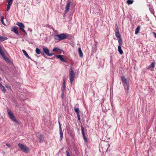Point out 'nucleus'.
Instances as JSON below:
<instances>
[{
    "label": "nucleus",
    "mask_w": 156,
    "mask_h": 156,
    "mask_svg": "<svg viewBox=\"0 0 156 156\" xmlns=\"http://www.w3.org/2000/svg\"><path fill=\"white\" fill-rule=\"evenodd\" d=\"M68 35L69 34H67L62 33L59 35H55L54 37L55 40L60 41L66 39L69 36Z\"/></svg>",
    "instance_id": "nucleus-1"
},
{
    "label": "nucleus",
    "mask_w": 156,
    "mask_h": 156,
    "mask_svg": "<svg viewBox=\"0 0 156 156\" xmlns=\"http://www.w3.org/2000/svg\"><path fill=\"white\" fill-rule=\"evenodd\" d=\"M69 77L70 81L71 84H72L74 80L75 73L74 71L73 70L72 67H71L69 69Z\"/></svg>",
    "instance_id": "nucleus-2"
},
{
    "label": "nucleus",
    "mask_w": 156,
    "mask_h": 156,
    "mask_svg": "<svg viewBox=\"0 0 156 156\" xmlns=\"http://www.w3.org/2000/svg\"><path fill=\"white\" fill-rule=\"evenodd\" d=\"M8 114L10 118L13 121L16 122V119L11 111L9 108L7 109Z\"/></svg>",
    "instance_id": "nucleus-3"
},
{
    "label": "nucleus",
    "mask_w": 156,
    "mask_h": 156,
    "mask_svg": "<svg viewBox=\"0 0 156 156\" xmlns=\"http://www.w3.org/2000/svg\"><path fill=\"white\" fill-rule=\"evenodd\" d=\"M19 147L23 152H27L29 151V148L26 146L20 143L18 144Z\"/></svg>",
    "instance_id": "nucleus-4"
},
{
    "label": "nucleus",
    "mask_w": 156,
    "mask_h": 156,
    "mask_svg": "<svg viewBox=\"0 0 156 156\" xmlns=\"http://www.w3.org/2000/svg\"><path fill=\"white\" fill-rule=\"evenodd\" d=\"M16 25L20 27V29L21 31L23 32L25 34H27V32L24 29L25 26L23 23L20 22H17L16 23Z\"/></svg>",
    "instance_id": "nucleus-5"
},
{
    "label": "nucleus",
    "mask_w": 156,
    "mask_h": 156,
    "mask_svg": "<svg viewBox=\"0 0 156 156\" xmlns=\"http://www.w3.org/2000/svg\"><path fill=\"white\" fill-rule=\"evenodd\" d=\"M43 50L45 54L48 56H51L54 54L53 53H50L49 50L46 47L44 48Z\"/></svg>",
    "instance_id": "nucleus-6"
},
{
    "label": "nucleus",
    "mask_w": 156,
    "mask_h": 156,
    "mask_svg": "<svg viewBox=\"0 0 156 156\" xmlns=\"http://www.w3.org/2000/svg\"><path fill=\"white\" fill-rule=\"evenodd\" d=\"M13 0H7L6 2L7 3V5L6 8V11H8L10 9L11 5L12 4Z\"/></svg>",
    "instance_id": "nucleus-7"
},
{
    "label": "nucleus",
    "mask_w": 156,
    "mask_h": 156,
    "mask_svg": "<svg viewBox=\"0 0 156 156\" xmlns=\"http://www.w3.org/2000/svg\"><path fill=\"white\" fill-rule=\"evenodd\" d=\"M121 78L122 81L123 83L124 84V86L125 87V85H128L129 83L127 82V79L125 78V76H122L121 77Z\"/></svg>",
    "instance_id": "nucleus-8"
},
{
    "label": "nucleus",
    "mask_w": 156,
    "mask_h": 156,
    "mask_svg": "<svg viewBox=\"0 0 156 156\" xmlns=\"http://www.w3.org/2000/svg\"><path fill=\"white\" fill-rule=\"evenodd\" d=\"M0 55L2 56V57L4 59L6 62L9 63L10 62V60L8 58L6 57V56L5 55L4 52Z\"/></svg>",
    "instance_id": "nucleus-9"
},
{
    "label": "nucleus",
    "mask_w": 156,
    "mask_h": 156,
    "mask_svg": "<svg viewBox=\"0 0 156 156\" xmlns=\"http://www.w3.org/2000/svg\"><path fill=\"white\" fill-rule=\"evenodd\" d=\"M55 57H56L58 59H59L62 62H66V61L65 59L63 57H64L63 55H55Z\"/></svg>",
    "instance_id": "nucleus-10"
},
{
    "label": "nucleus",
    "mask_w": 156,
    "mask_h": 156,
    "mask_svg": "<svg viewBox=\"0 0 156 156\" xmlns=\"http://www.w3.org/2000/svg\"><path fill=\"white\" fill-rule=\"evenodd\" d=\"M71 3V2L69 1H67V4L66 7V10L65 11V13H67L69 11V8Z\"/></svg>",
    "instance_id": "nucleus-11"
},
{
    "label": "nucleus",
    "mask_w": 156,
    "mask_h": 156,
    "mask_svg": "<svg viewBox=\"0 0 156 156\" xmlns=\"http://www.w3.org/2000/svg\"><path fill=\"white\" fill-rule=\"evenodd\" d=\"M81 131L82 132V135H83V138L85 141L86 142H87V137L85 136V133L84 132V129L83 128V126H82L81 127Z\"/></svg>",
    "instance_id": "nucleus-12"
},
{
    "label": "nucleus",
    "mask_w": 156,
    "mask_h": 156,
    "mask_svg": "<svg viewBox=\"0 0 156 156\" xmlns=\"http://www.w3.org/2000/svg\"><path fill=\"white\" fill-rule=\"evenodd\" d=\"M11 30L16 34L18 35H20L17 30V28L16 27L14 26L12 29Z\"/></svg>",
    "instance_id": "nucleus-13"
},
{
    "label": "nucleus",
    "mask_w": 156,
    "mask_h": 156,
    "mask_svg": "<svg viewBox=\"0 0 156 156\" xmlns=\"http://www.w3.org/2000/svg\"><path fill=\"white\" fill-rule=\"evenodd\" d=\"M155 66V63L154 62H152L151 65H150L149 66L148 68V69H150V70L151 71H153L154 68Z\"/></svg>",
    "instance_id": "nucleus-14"
},
{
    "label": "nucleus",
    "mask_w": 156,
    "mask_h": 156,
    "mask_svg": "<svg viewBox=\"0 0 156 156\" xmlns=\"http://www.w3.org/2000/svg\"><path fill=\"white\" fill-rule=\"evenodd\" d=\"M59 130H60V139L61 140L62 139L63 136V133L62 130L61 125H60V122H59Z\"/></svg>",
    "instance_id": "nucleus-15"
},
{
    "label": "nucleus",
    "mask_w": 156,
    "mask_h": 156,
    "mask_svg": "<svg viewBox=\"0 0 156 156\" xmlns=\"http://www.w3.org/2000/svg\"><path fill=\"white\" fill-rule=\"evenodd\" d=\"M8 38L7 37L2 36L0 35V41L3 42L4 41L7 40Z\"/></svg>",
    "instance_id": "nucleus-16"
},
{
    "label": "nucleus",
    "mask_w": 156,
    "mask_h": 156,
    "mask_svg": "<svg viewBox=\"0 0 156 156\" xmlns=\"http://www.w3.org/2000/svg\"><path fill=\"white\" fill-rule=\"evenodd\" d=\"M140 29V26L139 25L135 30V34H137L139 32Z\"/></svg>",
    "instance_id": "nucleus-17"
},
{
    "label": "nucleus",
    "mask_w": 156,
    "mask_h": 156,
    "mask_svg": "<svg viewBox=\"0 0 156 156\" xmlns=\"http://www.w3.org/2000/svg\"><path fill=\"white\" fill-rule=\"evenodd\" d=\"M78 52L79 55L80 57H83V55L80 48H79L78 49Z\"/></svg>",
    "instance_id": "nucleus-18"
},
{
    "label": "nucleus",
    "mask_w": 156,
    "mask_h": 156,
    "mask_svg": "<svg viewBox=\"0 0 156 156\" xmlns=\"http://www.w3.org/2000/svg\"><path fill=\"white\" fill-rule=\"evenodd\" d=\"M52 51L53 52H61V50L58 48L56 47L53 48L52 50Z\"/></svg>",
    "instance_id": "nucleus-19"
},
{
    "label": "nucleus",
    "mask_w": 156,
    "mask_h": 156,
    "mask_svg": "<svg viewBox=\"0 0 156 156\" xmlns=\"http://www.w3.org/2000/svg\"><path fill=\"white\" fill-rule=\"evenodd\" d=\"M22 51L24 54V55L28 58L30 59V58L28 55L26 51L24 50H22Z\"/></svg>",
    "instance_id": "nucleus-20"
},
{
    "label": "nucleus",
    "mask_w": 156,
    "mask_h": 156,
    "mask_svg": "<svg viewBox=\"0 0 156 156\" xmlns=\"http://www.w3.org/2000/svg\"><path fill=\"white\" fill-rule=\"evenodd\" d=\"M121 46H120V45H119L118 46V50L119 52V53L120 54H123V52L121 49Z\"/></svg>",
    "instance_id": "nucleus-21"
},
{
    "label": "nucleus",
    "mask_w": 156,
    "mask_h": 156,
    "mask_svg": "<svg viewBox=\"0 0 156 156\" xmlns=\"http://www.w3.org/2000/svg\"><path fill=\"white\" fill-rule=\"evenodd\" d=\"M115 36L116 37L118 38H121V36L120 34L119 33V31L115 32Z\"/></svg>",
    "instance_id": "nucleus-22"
},
{
    "label": "nucleus",
    "mask_w": 156,
    "mask_h": 156,
    "mask_svg": "<svg viewBox=\"0 0 156 156\" xmlns=\"http://www.w3.org/2000/svg\"><path fill=\"white\" fill-rule=\"evenodd\" d=\"M63 86H62V88L63 89H65V87H66V79L65 78H64L63 79Z\"/></svg>",
    "instance_id": "nucleus-23"
},
{
    "label": "nucleus",
    "mask_w": 156,
    "mask_h": 156,
    "mask_svg": "<svg viewBox=\"0 0 156 156\" xmlns=\"http://www.w3.org/2000/svg\"><path fill=\"white\" fill-rule=\"evenodd\" d=\"M133 0H127L126 3L128 5H129L133 4Z\"/></svg>",
    "instance_id": "nucleus-24"
},
{
    "label": "nucleus",
    "mask_w": 156,
    "mask_h": 156,
    "mask_svg": "<svg viewBox=\"0 0 156 156\" xmlns=\"http://www.w3.org/2000/svg\"><path fill=\"white\" fill-rule=\"evenodd\" d=\"M118 40L119 43V45L121 46L122 44V41L121 37L118 38Z\"/></svg>",
    "instance_id": "nucleus-25"
},
{
    "label": "nucleus",
    "mask_w": 156,
    "mask_h": 156,
    "mask_svg": "<svg viewBox=\"0 0 156 156\" xmlns=\"http://www.w3.org/2000/svg\"><path fill=\"white\" fill-rule=\"evenodd\" d=\"M0 87V88L1 90L4 93L6 91V90L5 88V87L2 85Z\"/></svg>",
    "instance_id": "nucleus-26"
},
{
    "label": "nucleus",
    "mask_w": 156,
    "mask_h": 156,
    "mask_svg": "<svg viewBox=\"0 0 156 156\" xmlns=\"http://www.w3.org/2000/svg\"><path fill=\"white\" fill-rule=\"evenodd\" d=\"M4 19V17L3 16H1V22H2V24H3V25H5V23L4 22V21H3Z\"/></svg>",
    "instance_id": "nucleus-27"
},
{
    "label": "nucleus",
    "mask_w": 156,
    "mask_h": 156,
    "mask_svg": "<svg viewBox=\"0 0 156 156\" xmlns=\"http://www.w3.org/2000/svg\"><path fill=\"white\" fill-rule=\"evenodd\" d=\"M36 52L38 54H40L41 53L40 50L38 48H37L36 49Z\"/></svg>",
    "instance_id": "nucleus-28"
},
{
    "label": "nucleus",
    "mask_w": 156,
    "mask_h": 156,
    "mask_svg": "<svg viewBox=\"0 0 156 156\" xmlns=\"http://www.w3.org/2000/svg\"><path fill=\"white\" fill-rule=\"evenodd\" d=\"M74 111L76 112V113H78L79 112L80 110L79 108H74Z\"/></svg>",
    "instance_id": "nucleus-29"
},
{
    "label": "nucleus",
    "mask_w": 156,
    "mask_h": 156,
    "mask_svg": "<svg viewBox=\"0 0 156 156\" xmlns=\"http://www.w3.org/2000/svg\"><path fill=\"white\" fill-rule=\"evenodd\" d=\"M4 51H3L2 49L1 46L0 45V55L3 53Z\"/></svg>",
    "instance_id": "nucleus-30"
},
{
    "label": "nucleus",
    "mask_w": 156,
    "mask_h": 156,
    "mask_svg": "<svg viewBox=\"0 0 156 156\" xmlns=\"http://www.w3.org/2000/svg\"><path fill=\"white\" fill-rule=\"evenodd\" d=\"M115 32L119 31L118 27V25L117 24H115Z\"/></svg>",
    "instance_id": "nucleus-31"
},
{
    "label": "nucleus",
    "mask_w": 156,
    "mask_h": 156,
    "mask_svg": "<svg viewBox=\"0 0 156 156\" xmlns=\"http://www.w3.org/2000/svg\"><path fill=\"white\" fill-rule=\"evenodd\" d=\"M76 113L77 115V116L78 119V120L79 121H80V117L79 112L78 113Z\"/></svg>",
    "instance_id": "nucleus-32"
},
{
    "label": "nucleus",
    "mask_w": 156,
    "mask_h": 156,
    "mask_svg": "<svg viewBox=\"0 0 156 156\" xmlns=\"http://www.w3.org/2000/svg\"><path fill=\"white\" fill-rule=\"evenodd\" d=\"M126 85V88L125 87V88L127 90V93H128V90H129V83L128 84V85Z\"/></svg>",
    "instance_id": "nucleus-33"
},
{
    "label": "nucleus",
    "mask_w": 156,
    "mask_h": 156,
    "mask_svg": "<svg viewBox=\"0 0 156 156\" xmlns=\"http://www.w3.org/2000/svg\"><path fill=\"white\" fill-rule=\"evenodd\" d=\"M66 153L67 156H70V153L68 151H66Z\"/></svg>",
    "instance_id": "nucleus-34"
},
{
    "label": "nucleus",
    "mask_w": 156,
    "mask_h": 156,
    "mask_svg": "<svg viewBox=\"0 0 156 156\" xmlns=\"http://www.w3.org/2000/svg\"><path fill=\"white\" fill-rule=\"evenodd\" d=\"M61 97L62 98H64V92L63 91L62 92Z\"/></svg>",
    "instance_id": "nucleus-35"
},
{
    "label": "nucleus",
    "mask_w": 156,
    "mask_h": 156,
    "mask_svg": "<svg viewBox=\"0 0 156 156\" xmlns=\"http://www.w3.org/2000/svg\"><path fill=\"white\" fill-rule=\"evenodd\" d=\"M6 145L9 147H11V145L8 144H6Z\"/></svg>",
    "instance_id": "nucleus-36"
},
{
    "label": "nucleus",
    "mask_w": 156,
    "mask_h": 156,
    "mask_svg": "<svg viewBox=\"0 0 156 156\" xmlns=\"http://www.w3.org/2000/svg\"><path fill=\"white\" fill-rule=\"evenodd\" d=\"M150 10H151V11L152 13H154V11L153 9H151Z\"/></svg>",
    "instance_id": "nucleus-37"
},
{
    "label": "nucleus",
    "mask_w": 156,
    "mask_h": 156,
    "mask_svg": "<svg viewBox=\"0 0 156 156\" xmlns=\"http://www.w3.org/2000/svg\"><path fill=\"white\" fill-rule=\"evenodd\" d=\"M41 54H42V55H43V53H41Z\"/></svg>",
    "instance_id": "nucleus-38"
},
{
    "label": "nucleus",
    "mask_w": 156,
    "mask_h": 156,
    "mask_svg": "<svg viewBox=\"0 0 156 156\" xmlns=\"http://www.w3.org/2000/svg\"><path fill=\"white\" fill-rule=\"evenodd\" d=\"M1 80V77H0V81Z\"/></svg>",
    "instance_id": "nucleus-39"
}]
</instances>
